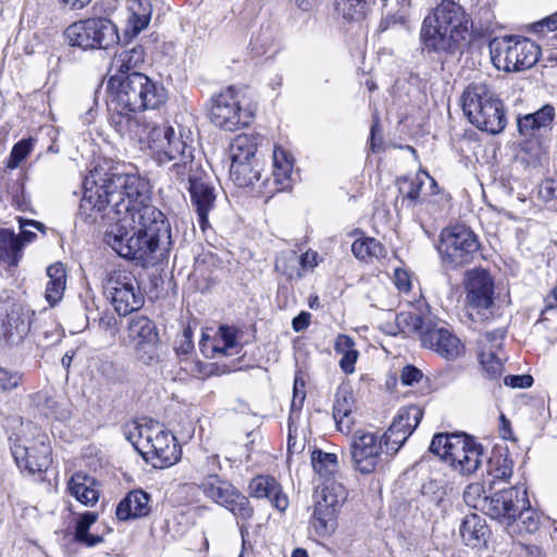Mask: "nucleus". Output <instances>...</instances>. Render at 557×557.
<instances>
[{"label": "nucleus", "instance_id": "nucleus-1", "mask_svg": "<svg viewBox=\"0 0 557 557\" xmlns=\"http://www.w3.org/2000/svg\"><path fill=\"white\" fill-rule=\"evenodd\" d=\"M79 213L91 222L98 215L111 223L104 240L119 256L147 260L162 243L170 244L171 231L164 214L150 205L148 183L137 173L106 174L101 184L95 174L84 182Z\"/></svg>", "mask_w": 557, "mask_h": 557}, {"label": "nucleus", "instance_id": "nucleus-2", "mask_svg": "<svg viewBox=\"0 0 557 557\" xmlns=\"http://www.w3.org/2000/svg\"><path fill=\"white\" fill-rule=\"evenodd\" d=\"M113 89L109 101V123L121 137L137 144L147 141L150 129L157 126L148 122L144 113L154 110L166 101V90L147 75L132 72L110 79Z\"/></svg>", "mask_w": 557, "mask_h": 557}, {"label": "nucleus", "instance_id": "nucleus-3", "mask_svg": "<svg viewBox=\"0 0 557 557\" xmlns=\"http://www.w3.org/2000/svg\"><path fill=\"white\" fill-rule=\"evenodd\" d=\"M194 136L188 128L178 126V133L172 126H153L147 141L140 149H148L159 164L174 162L171 173L187 188L194 181L201 178L199 164L194 160Z\"/></svg>", "mask_w": 557, "mask_h": 557}, {"label": "nucleus", "instance_id": "nucleus-4", "mask_svg": "<svg viewBox=\"0 0 557 557\" xmlns=\"http://www.w3.org/2000/svg\"><path fill=\"white\" fill-rule=\"evenodd\" d=\"M470 28L471 21L465 9L453 0H443L422 22V50L453 54L470 35Z\"/></svg>", "mask_w": 557, "mask_h": 557}, {"label": "nucleus", "instance_id": "nucleus-5", "mask_svg": "<svg viewBox=\"0 0 557 557\" xmlns=\"http://www.w3.org/2000/svg\"><path fill=\"white\" fill-rule=\"evenodd\" d=\"M461 107L469 122L476 128L496 135L507 124L504 104L485 83H471L461 95Z\"/></svg>", "mask_w": 557, "mask_h": 557}, {"label": "nucleus", "instance_id": "nucleus-6", "mask_svg": "<svg viewBox=\"0 0 557 557\" xmlns=\"http://www.w3.org/2000/svg\"><path fill=\"white\" fill-rule=\"evenodd\" d=\"M257 106L248 97L247 88L227 87L213 98L210 111L211 122L228 132L250 125Z\"/></svg>", "mask_w": 557, "mask_h": 557}, {"label": "nucleus", "instance_id": "nucleus-7", "mask_svg": "<svg viewBox=\"0 0 557 557\" xmlns=\"http://www.w3.org/2000/svg\"><path fill=\"white\" fill-rule=\"evenodd\" d=\"M136 434L128 440L145 460L152 462L156 468H168L175 465L182 456L176 438L159 426L136 425Z\"/></svg>", "mask_w": 557, "mask_h": 557}, {"label": "nucleus", "instance_id": "nucleus-8", "mask_svg": "<svg viewBox=\"0 0 557 557\" xmlns=\"http://www.w3.org/2000/svg\"><path fill=\"white\" fill-rule=\"evenodd\" d=\"M72 47L88 50H108L120 41L117 26L104 16H92L76 21L64 30Z\"/></svg>", "mask_w": 557, "mask_h": 557}, {"label": "nucleus", "instance_id": "nucleus-9", "mask_svg": "<svg viewBox=\"0 0 557 557\" xmlns=\"http://www.w3.org/2000/svg\"><path fill=\"white\" fill-rule=\"evenodd\" d=\"M488 48L494 66L505 72L530 69L541 54V49L534 41L515 36L494 38Z\"/></svg>", "mask_w": 557, "mask_h": 557}, {"label": "nucleus", "instance_id": "nucleus-10", "mask_svg": "<svg viewBox=\"0 0 557 557\" xmlns=\"http://www.w3.org/2000/svg\"><path fill=\"white\" fill-rule=\"evenodd\" d=\"M23 433L12 438L11 451L17 467L28 473L46 471L51 465V448L47 436L30 422L22 424Z\"/></svg>", "mask_w": 557, "mask_h": 557}, {"label": "nucleus", "instance_id": "nucleus-11", "mask_svg": "<svg viewBox=\"0 0 557 557\" xmlns=\"http://www.w3.org/2000/svg\"><path fill=\"white\" fill-rule=\"evenodd\" d=\"M476 235L465 225L445 228L437 246L443 264L448 269H457L471 263L479 252Z\"/></svg>", "mask_w": 557, "mask_h": 557}, {"label": "nucleus", "instance_id": "nucleus-12", "mask_svg": "<svg viewBox=\"0 0 557 557\" xmlns=\"http://www.w3.org/2000/svg\"><path fill=\"white\" fill-rule=\"evenodd\" d=\"M103 292L120 315L140 309L145 301L136 277L126 270L109 272L103 282Z\"/></svg>", "mask_w": 557, "mask_h": 557}, {"label": "nucleus", "instance_id": "nucleus-13", "mask_svg": "<svg viewBox=\"0 0 557 557\" xmlns=\"http://www.w3.org/2000/svg\"><path fill=\"white\" fill-rule=\"evenodd\" d=\"M200 488L205 496L232 512L237 520L247 521L253 516L249 499L233 484L216 474L209 475Z\"/></svg>", "mask_w": 557, "mask_h": 557}, {"label": "nucleus", "instance_id": "nucleus-14", "mask_svg": "<svg viewBox=\"0 0 557 557\" xmlns=\"http://www.w3.org/2000/svg\"><path fill=\"white\" fill-rule=\"evenodd\" d=\"M383 444L381 436L375 432L358 430L350 441V456L354 468L362 473L370 474L382 462Z\"/></svg>", "mask_w": 557, "mask_h": 557}, {"label": "nucleus", "instance_id": "nucleus-15", "mask_svg": "<svg viewBox=\"0 0 557 557\" xmlns=\"http://www.w3.org/2000/svg\"><path fill=\"white\" fill-rule=\"evenodd\" d=\"M34 312L12 299L0 301V339L18 344L28 334Z\"/></svg>", "mask_w": 557, "mask_h": 557}, {"label": "nucleus", "instance_id": "nucleus-16", "mask_svg": "<svg viewBox=\"0 0 557 557\" xmlns=\"http://www.w3.org/2000/svg\"><path fill=\"white\" fill-rule=\"evenodd\" d=\"M465 288L467 304L471 309L476 310L483 319L494 314V282L485 270L468 271Z\"/></svg>", "mask_w": 557, "mask_h": 557}, {"label": "nucleus", "instance_id": "nucleus-17", "mask_svg": "<svg viewBox=\"0 0 557 557\" xmlns=\"http://www.w3.org/2000/svg\"><path fill=\"white\" fill-rule=\"evenodd\" d=\"M531 507L523 485L502 490L491 497L487 512L493 518L507 525L511 524L518 513Z\"/></svg>", "mask_w": 557, "mask_h": 557}, {"label": "nucleus", "instance_id": "nucleus-18", "mask_svg": "<svg viewBox=\"0 0 557 557\" xmlns=\"http://www.w3.org/2000/svg\"><path fill=\"white\" fill-rule=\"evenodd\" d=\"M127 336L137 359L141 362L150 364L157 358L158 332L154 323L148 317H133L128 322Z\"/></svg>", "mask_w": 557, "mask_h": 557}, {"label": "nucleus", "instance_id": "nucleus-19", "mask_svg": "<svg viewBox=\"0 0 557 557\" xmlns=\"http://www.w3.org/2000/svg\"><path fill=\"white\" fill-rule=\"evenodd\" d=\"M421 343L448 361L458 359L465 352L462 342L450 330L438 324H431L422 331Z\"/></svg>", "mask_w": 557, "mask_h": 557}, {"label": "nucleus", "instance_id": "nucleus-20", "mask_svg": "<svg viewBox=\"0 0 557 557\" xmlns=\"http://www.w3.org/2000/svg\"><path fill=\"white\" fill-rule=\"evenodd\" d=\"M294 159L286 150L275 147L273 150V170L271 177H267L258 185V193L272 197L275 193L287 190L292 187V173Z\"/></svg>", "mask_w": 557, "mask_h": 557}, {"label": "nucleus", "instance_id": "nucleus-21", "mask_svg": "<svg viewBox=\"0 0 557 557\" xmlns=\"http://www.w3.org/2000/svg\"><path fill=\"white\" fill-rule=\"evenodd\" d=\"M249 494L256 498H269L280 511H285L288 506V499L282 493L280 484L269 475H258L252 479L249 484Z\"/></svg>", "mask_w": 557, "mask_h": 557}, {"label": "nucleus", "instance_id": "nucleus-22", "mask_svg": "<svg viewBox=\"0 0 557 557\" xmlns=\"http://www.w3.org/2000/svg\"><path fill=\"white\" fill-rule=\"evenodd\" d=\"M150 496L141 490L131 491L116 506L115 515L121 521L146 517L150 512Z\"/></svg>", "mask_w": 557, "mask_h": 557}, {"label": "nucleus", "instance_id": "nucleus-23", "mask_svg": "<svg viewBox=\"0 0 557 557\" xmlns=\"http://www.w3.org/2000/svg\"><path fill=\"white\" fill-rule=\"evenodd\" d=\"M187 189L189 190L191 203L197 212L200 227L205 230L208 225V213L214 207L215 195L213 187L200 178L199 181H194Z\"/></svg>", "mask_w": 557, "mask_h": 557}, {"label": "nucleus", "instance_id": "nucleus-24", "mask_svg": "<svg viewBox=\"0 0 557 557\" xmlns=\"http://www.w3.org/2000/svg\"><path fill=\"white\" fill-rule=\"evenodd\" d=\"M127 10L128 17L124 36L131 39L149 26L152 5L149 0H129Z\"/></svg>", "mask_w": 557, "mask_h": 557}, {"label": "nucleus", "instance_id": "nucleus-25", "mask_svg": "<svg viewBox=\"0 0 557 557\" xmlns=\"http://www.w3.org/2000/svg\"><path fill=\"white\" fill-rule=\"evenodd\" d=\"M261 140L258 134L237 135L230 145L232 163L261 160L258 156Z\"/></svg>", "mask_w": 557, "mask_h": 557}, {"label": "nucleus", "instance_id": "nucleus-26", "mask_svg": "<svg viewBox=\"0 0 557 557\" xmlns=\"http://www.w3.org/2000/svg\"><path fill=\"white\" fill-rule=\"evenodd\" d=\"M459 534L467 546L478 547L486 542L490 529L485 519L476 513L466 516L460 524Z\"/></svg>", "mask_w": 557, "mask_h": 557}, {"label": "nucleus", "instance_id": "nucleus-27", "mask_svg": "<svg viewBox=\"0 0 557 557\" xmlns=\"http://www.w3.org/2000/svg\"><path fill=\"white\" fill-rule=\"evenodd\" d=\"M263 171L262 160L231 163L230 177L233 183L242 188L260 184Z\"/></svg>", "mask_w": 557, "mask_h": 557}, {"label": "nucleus", "instance_id": "nucleus-28", "mask_svg": "<svg viewBox=\"0 0 557 557\" xmlns=\"http://www.w3.org/2000/svg\"><path fill=\"white\" fill-rule=\"evenodd\" d=\"M94 478L83 473H75L69 481L67 488L72 496L85 506H94L99 499V493L95 488Z\"/></svg>", "mask_w": 557, "mask_h": 557}, {"label": "nucleus", "instance_id": "nucleus-29", "mask_svg": "<svg viewBox=\"0 0 557 557\" xmlns=\"http://www.w3.org/2000/svg\"><path fill=\"white\" fill-rule=\"evenodd\" d=\"M355 408L352 395L346 389H339L336 393L333 406V418L337 429L343 433H348L354 424L351 413Z\"/></svg>", "mask_w": 557, "mask_h": 557}, {"label": "nucleus", "instance_id": "nucleus-30", "mask_svg": "<svg viewBox=\"0 0 557 557\" xmlns=\"http://www.w3.org/2000/svg\"><path fill=\"white\" fill-rule=\"evenodd\" d=\"M555 117V108L546 104L534 113L518 119V129L523 136H533L536 131L547 127Z\"/></svg>", "mask_w": 557, "mask_h": 557}, {"label": "nucleus", "instance_id": "nucleus-31", "mask_svg": "<svg viewBox=\"0 0 557 557\" xmlns=\"http://www.w3.org/2000/svg\"><path fill=\"white\" fill-rule=\"evenodd\" d=\"M47 275L49 281L46 286L45 298L50 306L57 305L63 297L66 286V273L62 263H54L48 267Z\"/></svg>", "mask_w": 557, "mask_h": 557}, {"label": "nucleus", "instance_id": "nucleus-32", "mask_svg": "<svg viewBox=\"0 0 557 557\" xmlns=\"http://www.w3.org/2000/svg\"><path fill=\"white\" fill-rule=\"evenodd\" d=\"M338 512L315 504L310 524L318 536L329 537L336 531Z\"/></svg>", "mask_w": 557, "mask_h": 557}, {"label": "nucleus", "instance_id": "nucleus-33", "mask_svg": "<svg viewBox=\"0 0 557 557\" xmlns=\"http://www.w3.org/2000/svg\"><path fill=\"white\" fill-rule=\"evenodd\" d=\"M355 346L354 339L348 335L339 334L335 339L334 350L336 355L341 356L338 364L345 374H352L355 372V364L359 357Z\"/></svg>", "mask_w": 557, "mask_h": 557}, {"label": "nucleus", "instance_id": "nucleus-34", "mask_svg": "<svg viewBox=\"0 0 557 557\" xmlns=\"http://www.w3.org/2000/svg\"><path fill=\"white\" fill-rule=\"evenodd\" d=\"M146 52L143 46L137 45L129 49L121 51L113 59V67L116 73L124 75L128 72H137L145 62Z\"/></svg>", "mask_w": 557, "mask_h": 557}, {"label": "nucleus", "instance_id": "nucleus-35", "mask_svg": "<svg viewBox=\"0 0 557 557\" xmlns=\"http://www.w3.org/2000/svg\"><path fill=\"white\" fill-rule=\"evenodd\" d=\"M423 411L419 406H409L399 410L392 425L388 428V436L395 432H403L408 435L419 425Z\"/></svg>", "mask_w": 557, "mask_h": 557}, {"label": "nucleus", "instance_id": "nucleus-36", "mask_svg": "<svg viewBox=\"0 0 557 557\" xmlns=\"http://www.w3.org/2000/svg\"><path fill=\"white\" fill-rule=\"evenodd\" d=\"M23 243L10 230L0 231V260L2 259L10 265H16L18 262Z\"/></svg>", "mask_w": 557, "mask_h": 557}, {"label": "nucleus", "instance_id": "nucleus-37", "mask_svg": "<svg viewBox=\"0 0 557 557\" xmlns=\"http://www.w3.org/2000/svg\"><path fill=\"white\" fill-rule=\"evenodd\" d=\"M346 498V488L341 483L332 481L324 484L315 504L339 511Z\"/></svg>", "mask_w": 557, "mask_h": 557}, {"label": "nucleus", "instance_id": "nucleus-38", "mask_svg": "<svg viewBox=\"0 0 557 557\" xmlns=\"http://www.w3.org/2000/svg\"><path fill=\"white\" fill-rule=\"evenodd\" d=\"M422 177L429 180L432 187H437L435 180L425 171H421L414 177H403L398 181L399 193L404 195L405 199H407L410 205H414L419 200L420 190L423 185Z\"/></svg>", "mask_w": 557, "mask_h": 557}, {"label": "nucleus", "instance_id": "nucleus-39", "mask_svg": "<svg viewBox=\"0 0 557 557\" xmlns=\"http://www.w3.org/2000/svg\"><path fill=\"white\" fill-rule=\"evenodd\" d=\"M354 256L363 261H372L384 257L383 245L372 237H361L356 239L351 245Z\"/></svg>", "mask_w": 557, "mask_h": 557}, {"label": "nucleus", "instance_id": "nucleus-40", "mask_svg": "<svg viewBox=\"0 0 557 557\" xmlns=\"http://www.w3.org/2000/svg\"><path fill=\"white\" fill-rule=\"evenodd\" d=\"M487 473L493 480L505 481L512 474V461L509 458L507 450L500 449L492 453L487 462Z\"/></svg>", "mask_w": 557, "mask_h": 557}, {"label": "nucleus", "instance_id": "nucleus-41", "mask_svg": "<svg viewBox=\"0 0 557 557\" xmlns=\"http://www.w3.org/2000/svg\"><path fill=\"white\" fill-rule=\"evenodd\" d=\"M97 515L94 512H86L81 516L75 527L74 539L77 543L87 547H94L103 541L100 535L89 533L90 527L96 522Z\"/></svg>", "mask_w": 557, "mask_h": 557}, {"label": "nucleus", "instance_id": "nucleus-42", "mask_svg": "<svg viewBox=\"0 0 557 557\" xmlns=\"http://www.w3.org/2000/svg\"><path fill=\"white\" fill-rule=\"evenodd\" d=\"M33 404L45 410L46 414H51L58 420H65L70 412L62 408L60 401L48 392L41 391L32 396Z\"/></svg>", "mask_w": 557, "mask_h": 557}, {"label": "nucleus", "instance_id": "nucleus-43", "mask_svg": "<svg viewBox=\"0 0 557 557\" xmlns=\"http://www.w3.org/2000/svg\"><path fill=\"white\" fill-rule=\"evenodd\" d=\"M395 324L398 333L409 336L414 333H419L421 336L422 331L426 326H431V322H424L421 317L412 312H400L395 317Z\"/></svg>", "mask_w": 557, "mask_h": 557}, {"label": "nucleus", "instance_id": "nucleus-44", "mask_svg": "<svg viewBox=\"0 0 557 557\" xmlns=\"http://www.w3.org/2000/svg\"><path fill=\"white\" fill-rule=\"evenodd\" d=\"M311 463L314 471L321 476L329 480L338 469L337 456L322 450H313Z\"/></svg>", "mask_w": 557, "mask_h": 557}, {"label": "nucleus", "instance_id": "nucleus-45", "mask_svg": "<svg viewBox=\"0 0 557 557\" xmlns=\"http://www.w3.org/2000/svg\"><path fill=\"white\" fill-rule=\"evenodd\" d=\"M275 269L288 278H300L302 276L299 267V257L295 251L280 253L275 260Z\"/></svg>", "mask_w": 557, "mask_h": 557}, {"label": "nucleus", "instance_id": "nucleus-46", "mask_svg": "<svg viewBox=\"0 0 557 557\" xmlns=\"http://www.w3.org/2000/svg\"><path fill=\"white\" fill-rule=\"evenodd\" d=\"M366 0H336L335 9L347 21H359L366 15Z\"/></svg>", "mask_w": 557, "mask_h": 557}, {"label": "nucleus", "instance_id": "nucleus-47", "mask_svg": "<svg viewBox=\"0 0 557 557\" xmlns=\"http://www.w3.org/2000/svg\"><path fill=\"white\" fill-rule=\"evenodd\" d=\"M454 441V445L450 446V451L446 460L453 468L465 458L466 454L470 453V449L479 444L472 437L461 433L456 436Z\"/></svg>", "mask_w": 557, "mask_h": 557}, {"label": "nucleus", "instance_id": "nucleus-48", "mask_svg": "<svg viewBox=\"0 0 557 557\" xmlns=\"http://www.w3.org/2000/svg\"><path fill=\"white\" fill-rule=\"evenodd\" d=\"M422 496L430 506H434L441 511L445 510L448 503L446 491L435 481L423 484Z\"/></svg>", "mask_w": 557, "mask_h": 557}, {"label": "nucleus", "instance_id": "nucleus-49", "mask_svg": "<svg viewBox=\"0 0 557 557\" xmlns=\"http://www.w3.org/2000/svg\"><path fill=\"white\" fill-rule=\"evenodd\" d=\"M483 447L478 444L474 448L470 449L469 454H466L465 458L460 462L456 463L454 470L461 474H472L475 472L482 463Z\"/></svg>", "mask_w": 557, "mask_h": 557}, {"label": "nucleus", "instance_id": "nucleus-50", "mask_svg": "<svg viewBox=\"0 0 557 557\" xmlns=\"http://www.w3.org/2000/svg\"><path fill=\"white\" fill-rule=\"evenodd\" d=\"M34 148V140L32 138L22 139L17 141L8 158L7 168L9 170H15L20 166L21 162L24 161Z\"/></svg>", "mask_w": 557, "mask_h": 557}, {"label": "nucleus", "instance_id": "nucleus-51", "mask_svg": "<svg viewBox=\"0 0 557 557\" xmlns=\"http://www.w3.org/2000/svg\"><path fill=\"white\" fill-rule=\"evenodd\" d=\"M481 364L491 379L502 375L504 366L503 358L497 356V350H483L480 355Z\"/></svg>", "mask_w": 557, "mask_h": 557}, {"label": "nucleus", "instance_id": "nucleus-52", "mask_svg": "<svg viewBox=\"0 0 557 557\" xmlns=\"http://www.w3.org/2000/svg\"><path fill=\"white\" fill-rule=\"evenodd\" d=\"M409 9L397 7L394 12L387 13L379 24V32H385L396 25L408 27Z\"/></svg>", "mask_w": 557, "mask_h": 557}, {"label": "nucleus", "instance_id": "nucleus-53", "mask_svg": "<svg viewBox=\"0 0 557 557\" xmlns=\"http://www.w3.org/2000/svg\"><path fill=\"white\" fill-rule=\"evenodd\" d=\"M458 435H460V433L434 435L430 444V451L446 461L448 453L450 451V446L454 445V440Z\"/></svg>", "mask_w": 557, "mask_h": 557}, {"label": "nucleus", "instance_id": "nucleus-54", "mask_svg": "<svg viewBox=\"0 0 557 557\" xmlns=\"http://www.w3.org/2000/svg\"><path fill=\"white\" fill-rule=\"evenodd\" d=\"M537 194L544 202L557 210V172L540 184Z\"/></svg>", "mask_w": 557, "mask_h": 557}, {"label": "nucleus", "instance_id": "nucleus-55", "mask_svg": "<svg viewBox=\"0 0 557 557\" xmlns=\"http://www.w3.org/2000/svg\"><path fill=\"white\" fill-rule=\"evenodd\" d=\"M23 374L18 371L0 367V394L15 389L22 382Z\"/></svg>", "mask_w": 557, "mask_h": 557}, {"label": "nucleus", "instance_id": "nucleus-56", "mask_svg": "<svg viewBox=\"0 0 557 557\" xmlns=\"http://www.w3.org/2000/svg\"><path fill=\"white\" fill-rule=\"evenodd\" d=\"M408 434L403 432H395L388 436V430L381 436L382 444L386 447V455L393 456L395 455L400 447L405 444Z\"/></svg>", "mask_w": 557, "mask_h": 557}, {"label": "nucleus", "instance_id": "nucleus-57", "mask_svg": "<svg viewBox=\"0 0 557 557\" xmlns=\"http://www.w3.org/2000/svg\"><path fill=\"white\" fill-rule=\"evenodd\" d=\"M215 336L223 343V347L228 351L237 347V331L228 325H221Z\"/></svg>", "mask_w": 557, "mask_h": 557}, {"label": "nucleus", "instance_id": "nucleus-58", "mask_svg": "<svg viewBox=\"0 0 557 557\" xmlns=\"http://www.w3.org/2000/svg\"><path fill=\"white\" fill-rule=\"evenodd\" d=\"M28 227L42 231L45 225L33 220H20L21 233L18 238L23 245L25 243H30L36 238V233Z\"/></svg>", "mask_w": 557, "mask_h": 557}, {"label": "nucleus", "instance_id": "nucleus-59", "mask_svg": "<svg viewBox=\"0 0 557 557\" xmlns=\"http://www.w3.org/2000/svg\"><path fill=\"white\" fill-rule=\"evenodd\" d=\"M273 38L269 29H261V32L251 40L252 49L257 54H264L272 46Z\"/></svg>", "mask_w": 557, "mask_h": 557}, {"label": "nucleus", "instance_id": "nucleus-60", "mask_svg": "<svg viewBox=\"0 0 557 557\" xmlns=\"http://www.w3.org/2000/svg\"><path fill=\"white\" fill-rule=\"evenodd\" d=\"M194 349L193 331L190 327H185L176 343L175 350L177 355L187 356Z\"/></svg>", "mask_w": 557, "mask_h": 557}, {"label": "nucleus", "instance_id": "nucleus-61", "mask_svg": "<svg viewBox=\"0 0 557 557\" xmlns=\"http://www.w3.org/2000/svg\"><path fill=\"white\" fill-rule=\"evenodd\" d=\"M518 517L522 519V524L527 532L533 533L539 529L540 519L536 513L531 511L530 507L524 509L522 513H518Z\"/></svg>", "mask_w": 557, "mask_h": 557}, {"label": "nucleus", "instance_id": "nucleus-62", "mask_svg": "<svg viewBox=\"0 0 557 557\" xmlns=\"http://www.w3.org/2000/svg\"><path fill=\"white\" fill-rule=\"evenodd\" d=\"M532 29L535 33L555 32L557 30V11L549 16L532 24Z\"/></svg>", "mask_w": 557, "mask_h": 557}, {"label": "nucleus", "instance_id": "nucleus-63", "mask_svg": "<svg viewBox=\"0 0 557 557\" xmlns=\"http://www.w3.org/2000/svg\"><path fill=\"white\" fill-rule=\"evenodd\" d=\"M394 283L399 292L408 293L411 289L410 275L406 270L396 269L394 271Z\"/></svg>", "mask_w": 557, "mask_h": 557}, {"label": "nucleus", "instance_id": "nucleus-64", "mask_svg": "<svg viewBox=\"0 0 557 557\" xmlns=\"http://www.w3.org/2000/svg\"><path fill=\"white\" fill-rule=\"evenodd\" d=\"M421 379L422 372L418 368L413 366L404 367L400 374V381L404 385H412L418 383Z\"/></svg>", "mask_w": 557, "mask_h": 557}]
</instances>
